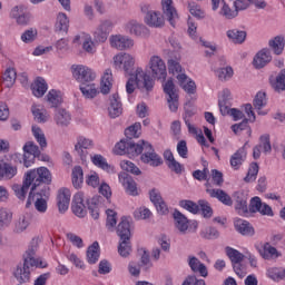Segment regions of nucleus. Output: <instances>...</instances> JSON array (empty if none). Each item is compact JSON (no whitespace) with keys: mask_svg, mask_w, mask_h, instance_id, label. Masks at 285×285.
I'll return each instance as SVG.
<instances>
[{"mask_svg":"<svg viewBox=\"0 0 285 285\" xmlns=\"http://www.w3.org/2000/svg\"><path fill=\"white\" fill-rule=\"evenodd\" d=\"M24 179L31 186L30 190L37 191L39 186H47L52 183V174L47 167H40L36 169H30L24 174Z\"/></svg>","mask_w":285,"mask_h":285,"instance_id":"nucleus-2","label":"nucleus"},{"mask_svg":"<svg viewBox=\"0 0 285 285\" xmlns=\"http://www.w3.org/2000/svg\"><path fill=\"white\" fill-rule=\"evenodd\" d=\"M88 205L83 203V193H77L72 200V212L77 217H83L87 214Z\"/></svg>","mask_w":285,"mask_h":285,"instance_id":"nucleus-19","label":"nucleus"},{"mask_svg":"<svg viewBox=\"0 0 285 285\" xmlns=\"http://www.w3.org/2000/svg\"><path fill=\"white\" fill-rule=\"evenodd\" d=\"M47 102L50 108H57L63 104V98L61 97V92L55 89H51L46 96Z\"/></svg>","mask_w":285,"mask_h":285,"instance_id":"nucleus-38","label":"nucleus"},{"mask_svg":"<svg viewBox=\"0 0 285 285\" xmlns=\"http://www.w3.org/2000/svg\"><path fill=\"white\" fill-rule=\"evenodd\" d=\"M53 121H56L57 126L60 128H66L70 126V122L72 121V115H70V111L66 110L65 108L56 109Z\"/></svg>","mask_w":285,"mask_h":285,"instance_id":"nucleus-18","label":"nucleus"},{"mask_svg":"<svg viewBox=\"0 0 285 285\" xmlns=\"http://www.w3.org/2000/svg\"><path fill=\"white\" fill-rule=\"evenodd\" d=\"M269 81L276 92H282L283 90H285V69L281 70L278 77H276L275 79L271 78Z\"/></svg>","mask_w":285,"mask_h":285,"instance_id":"nucleus-50","label":"nucleus"},{"mask_svg":"<svg viewBox=\"0 0 285 285\" xmlns=\"http://www.w3.org/2000/svg\"><path fill=\"white\" fill-rule=\"evenodd\" d=\"M234 226L237 233H240V235H246L247 237H253V235H255V228H253L248 220L237 218L234 222Z\"/></svg>","mask_w":285,"mask_h":285,"instance_id":"nucleus-27","label":"nucleus"},{"mask_svg":"<svg viewBox=\"0 0 285 285\" xmlns=\"http://www.w3.org/2000/svg\"><path fill=\"white\" fill-rule=\"evenodd\" d=\"M248 153L246 151V146L240 147L236 153L230 156L229 164L234 170H239L244 161H246Z\"/></svg>","mask_w":285,"mask_h":285,"instance_id":"nucleus-20","label":"nucleus"},{"mask_svg":"<svg viewBox=\"0 0 285 285\" xmlns=\"http://www.w3.org/2000/svg\"><path fill=\"white\" fill-rule=\"evenodd\" d=\"M149 69L151 70V77H154V79L165 80L168 75L166 62H164L159 56H153L149 59Z\"/></svg>","mask_w":285,"mask_h":285,"instance_id":"nucleus-9","label":"nucleus"},{"mask_svg":"<svg viewBox=\"0 0 285 285\" xmlns=\"http://www.w3.org/2000/svg\"><path fill=\"white\" fill-rule=\"evenodd\" d=\"M233 67H224L216 70V77L219 81H228L229 79H233Z\"/></svg>","mask_w":285,"mask_h":285,"instance_id":"nucleus-55","label":"nucleus"},{"mask_svg":"<svg viewBox=\"0 0 285 285\" xmlns=\"http://www.w3.org/2000/svg\"><path fill=\"white\" fill-rule=\"evenodd\" d=\"M30 186V183L26 178L23 179L22 185L16 184L12 186V190L20 202H26V195H28Z\"/></svg>","mask_w":285,"mask_h":285,"instance_id":"nucleus-32","label":"nucleus"},{"mask_svg":"<svg viewBox=\"0 0 285 285\" xmlns=\"http://www.w3.org/2000/svg\"><path fill=\"white\" fill-rule=\"evenodd\" d=\"M28 226H30V218L28 216H21L14 224L13 233L21 235V233L28 230Z\"/></svg>","mask_w":285,"mask_h":285,"instance_id":"nucleus-53","label":"nucleus"},{"mask_svg":"<svg viewBox=\"0 0 285 285\" xmlns=\"http://www.w3.org/2000/svg\"><path fill=\"white\" fill-rule=\"evenodd\" d=\"M179 206L193 215H197L199 213V205L193 200H180Z\"/></svg>","mask_w":285,"mask_h":285,"instance_id":"nucleus-58","label":"nucleus"},{"mask_svg":"<svg viewBox=\"0 0 285 285\" xmlns=\"http://www.w3.org/2000/svg\"><path fill=\"white\" fill-rule=\"evenodd\" d=\"M13 275L19 284H28L30 282V265H27L24 261L23 265L17 266Z\"/></svg>","mask_w":285,"mask_h":285,"instance_id":"nucleus-25","label":"nucleus"},{"mask_svg":"<svg viewBox=\"0 0 285 285\" xmlns=\"http://www.w3.org/2000/svg\"><path fill=\"white\" fill-rule=\"evenodd\" d=\"M12 224V214L8 209H0V230H6Z\"/></svg>","mask_w":285,"mask_h":285,"instance_id":"nucleus-51","label":"nucleus"},{"mask_svg":"<svg viewBox=\"0 0 285 285\" xmlns=\"http://www.w3.org/2000/svg\"><path fill=\"white\" fill-rule=\"evenodd\" d=\"M258 173H259V165H257V163H253L249 166L248 173H247L246 177L244 178V181H246L247 184L255 181V179H257Z\"/></svg>","mask_w":285,"mask_h":285,"instance_id":"nucleus-60","label":"nucleus"},{"mask_svg":"<svg viewBox=\"0 0 285 285\" xmlns=\"http://www.w3.org/2000/svg\"><path fill=\"white\" fill-rule=\"evenodd\" d=\"M140 10L145 14V23L149 28H164L165 19L161 12L153 10L150 4H141Z\"/></svg>","mask_w":285,"mask_h":285,"instance_id":"nucleus-4","label":"nucleus"},{"mask_svg":"<svg viewBox=\"0 0 285 285\" xmlns=\"http://www.w3.org/2000/svg\"><path fill=\"white\" fill-rule=\"evenodd\" d=\"M267 105H268V98L266 97V92L258 91L253 100V106L257 111V115H261L263 117L268 115L267 110H262V108H266Z\"/></svg>","mask_w":285,"mask_h":285,"instance_id":"nucleus-22","label":"nucleus"},{"mask_svg":"<svg viewBox=\"0 0 285 285\" xmlns=\"http://www.w3.org/2000/svg\"><path fill=\"white\" fill-rule=\"evenodd\" d=\"M161 10L168 23L175 28L179 23V12H177V8L173 4V0H161Z\"/></svg>","mask_w":285,"mask_h":285,"instance_id":"nucleus-10","label":"nucleus"},{"mask_svg":"<svg viewBox=\"0 0 285 285\" xmlns=\"http://www.w3.org/2000/svg\"><path fill=\"white\" fill-rule=\"evenodd\" d=\"M119 181L122 184L126 193L128 195H131V197H137L139 193L137 191V183L130 177L128 174H121L119 175Z\"/></svg>","mask_w":285,"mask_h":285,"instance_id":"nucleus-21","label":"nucleus"},{"mask_svg":"<svg viewBox=\"0 0 285 285\" xmlns=\"http://www.w3.org/2000/svg\"><path fill=\"white\" fill-rule=\"evenodd\" d=\"M226 255L229 257L232 264H242L244 262V254L233 247H226Z\"/></svg>","mask_w":285,"mask_h":285,"instance_id":"nucleus-52","label":"nucleus"},{"mask_svg":"<svg viewBox=\"0 0 285 285\" xmlns=\"http://www.w3.org/2000/svg\"><path fill=\"white\" fill-rule=\"evenodd\" d=\"M249 213H261V215L273 217V208H271L268 204L262 203V198L258 196H255L250 199Z\"/></svg>","mask_w":285,"mask_h":285,"instance_id":"nucleus-13","label":"nucleus"},{"mask_svg":"<svg viewBox=\"0 0 285 285\" xmlns=\"http://www.w3.org/2000/svg\"><path fill=\"white\" fill-rule=\"evenodd\" d=\"M268 46L271 50H273L274 55H282L285 48V39L284 36H276L268 41Z\"/></svg>","mask_w":285,"mask_h":285,"instance_id":"nucleus-35","label":"nucleus"},{"mask_svg":"<svg viewBox=\"0 0 285 285\" xmlns=\"http://www.w3.org/2000/svg\"><path fill=\"white\" fill-rule=\"evenodd\" d=\"M14 175H17V167L8 163H0V179H12Z\"/></svg>","mask_w":285,"mask_h":285,"instance_id":"nucleus-43","label":"nucleus"},{"mask_svg":"<svg viewBox=\"0 0 285 285\" xmlns=\"http://www.w3.org/2000/svg\"><path fill=\"white\" fill-rule=\"evenodd\" d=\"M200 237L203 239H217L219 232L214 227H207L200 232Z\"/></svg>","mask_w":285,"mask_h":285,"instance_id":"nucleus-63","label":"nucleus"},{"mask_svg":"<svg viewBox=\"0 0 285 285\" xmlns=\"http://www.w3.org/2000/svg\"><path fill=\"white\" fill-rule=\"evenodd\" d=\"M109 41L111 48L116 50H130L135 46V40L121 35L111 36Z\"/></svg>","mask_w":285,"mask_h":285,"instance_id":"nucleus-14","label":"nucleus"},{"mask_svg":"<svg viewBox=\"0 0 285 285\" xmlns=\"http://www.w3.org/2000/svg\"><path fill=\"white\" fill-rule=\"evenodd\" d=\"M71 72L73 79H76V81H78V83L80 85L95 81V79L97 78V73H95L92 69L83 65H72Z\"/></svg>","mask_w":285,"mask_h":285,"instance_id":"nucleus-6","label":"nucleus"},{"mask_svg":"<svg viewBox=\"0 0 285 285\" xmlns=\"http://www.w3.org/2000/svg\"><path fill=\"white\" fill-rule=\"evenodd\" d=\"M118 253L120 257H128L132 253V247L130 246V239H121L118 246Z\"/></svg>","mask_w":285,"mask_h":285,"instance_id":"nucleus-59","label":"nucleus"},{"mask_svg":"<svg viewBox=\"0 0 285 285\" xmlns=\"http://www.w3.org/2000/svg\"><path fill=\"white\" fill-rule=\"evenodd\" d=\"M233 199L235 202V208L238 215L248 214V194L244 191H235L233 194Z\"/></svg>","mask_w":285,"mask_h":285,"instance_id":"nucleus-15","label":"nucleus"},{"mask_svg":"<svg viewBox=\"0 0 285 285\" xmlns=\"http://www.w3.org/2000/svg\"><path fill=\"white\" fill-rule=\"evenodd\" d=\"M125 136L129 140L139 139V137L141 136V122H135L134 125L128 127L125 130Z\"/></svg>","mask_w":285,"mask_h":285,"instance_id":"nucleus-49","label":"nucleus"},{"mask_svg":"<svg viewBox=\"0 0 285 285\" xmlns=\"http://www.w3.org/2000/svg\"><path fill=\"white\" fill-rule=\"evenodd\" d=\"M31 90L35 97L41 98L48 91V83H46L43 78H38L31 86Z\"/></svg>","mask_w":285,"mask_h":285,"instance_id":"nucleus-36","label":"nucleus"},{"mask_svg":"<svg viewBox=\"0 0 285 285\" xmlns=\"http://www.w3.org/2000/svg\"><path fill=\"white\" fill-rule=\"evenodd\" d=\"M173 215L175 228H177V230L181 235H186V233H188V218L186 217V215L181 214V212L177 209L174 212Z\"/></svg>","mask_w":285,"mask_h":285,"instance_id":"nucleus-24","label":"nucleus"},{"mask_svg":"<svg viewBox=\"0 0 285 285\" xmlns=\"http://www.w3.org/2000/svg\"><path fill=\"white\" fill-rule=\"evenodd\" d=\"M140 267L144 268V271H148L149 268H153V263L150 262V254L146 249H140Z\"/></svg>","mask_w":285,"mask_h":285,"instance_id":"nucleus-61","label":"nucleus"},{"mask_svg":"<svg viewBox=\"0 0 285 285\" xmlns=\"http://www.w3.org/2000/svg\"><path fill=\"white\" fill-rule=\"evenodd\" d=\"M17 81V70L14 68H8L2 76V83L6 88H12Z\"/></svg>","mask_w":285,"mask_h":285,"instance_id":"nucleus-46","label":"nucleus"},{"mask_svg":"<svg viewBox=\"0 0 285 285\" xmlns=\"http://www.w3.org/2000/svg\"><path fill=\"white\" fill-rule=\"evenodd\" d=\"M148 141L139 140L137 144L132 140H129V145L127 147V155L128 157H139L144 153V148Z\"/></svg>","mask_w":285,"mask_h":285,"instance_id":"nucleus-30","label":"nucleus"},{"mask_svg":"<svg viewBox=\"0 0 285 285\" xmlns=\"http://www.w3.org/2000/svg\"><path fill=\"white\" fill-rule=\"evenodd\" d=\"M120 167L122 170H126L127 173H131V175H141V169L137 167L132 161L130 160H121Z\"/></svg>","mask_w":285,"mask_h":285,"instance_id":"nucleus-57","label":"nucleus"},{"mask_svg":"<svg viewBox=\"0 0 285 285\" xmlns=\"http://www.w3.org/2000/svg\"><path fill=\"white\" fill-rule=\"evenodd\" d=\"M37 250H39V240L32 239L23 254L24 264H30L35 259V255H37Z\"/></svg>","mask_w":285,"mask_h":285,"instance_id":"nucleus-37","label":"nucleus"},{"mask_svg":"<svg viewBox=\"0 0 285 285\" xmlns=\"http://www.w3.org/2000/svg\"><path fill=\"white\" fill-rule=\"evenodd\" d=\"M188 265L193 273H199L202 277H208V268L202 261L195 256L188 257Z\"/></svg>","mask_w":285,"mask_h":285,"instance_id":"nucleus-26","label":"nucleus"},{"mask_svg":"<svg viewBox=\"0 0 285 285\" xmlns=\"http://www.w3.org/2000/svg\"><path fill=\"white\" fill-rule=\"evenodd\" d=\"M99 243L95 242L87 249V262L88 264H97L99 262Z\"/></svg>","mask_w":285,"mask_h":285,"instance_id":"nucleus-44","label":"nucleus"},{"mask_svg":"<svg viewBox=\"0 0 285 285\" xmlns=\"http://www.w3.org/2000/svg\"><path fill=\"white\" fill-rule=\"evenodd\" d=\"M23 166L24 168H30L35 164V159L39 156V146L35 145L32 141H28L23 146Z\"/></svg>","mask_w":285,"mask_h":285,"instance_id":"nucleus-11","label":"nucleus"},{"mask_svg":"<svg viewBox=\"0 0 285 285\" xmlns=\"http://www.w3.org/2000/svg\"><path fill=\"white\" fill-rule=\"evenodd\" d=\"M177 79L185 92L188 95H195V91L197 90V85H195V81L188 79V76L185 73H179Z\"/></svg>","mask_w":285,"mask_h":285,"instance_id":"nucleus-33","label":"nucleus"},{"mask_svg":"<svg viewBox=\"0 0 285 285\" xmlns=\"http://www.w3.org/2000/svg\"><path fill=\"white\" fill-rule=\"evenodd\" d=\"M117 235L120 239H130V222H128V218H121L117 227Z\"/></svg>","mask_w":285,"mask_h":285,"instance_id":"nucleus-39","label":"nucleus"},{"mask_svg":"<svg viewBox=\"0 0 285 285\" xmlns=\"http://www.w3.org/2000/svg\"><path fill=\"white\" fill-rule=\"evenodd\" d=\"M101 196H94L91 199H87V208L94 219H99V203Z\"/></svg>","mask_w":285,"mask_h":285,"instance_id":"nucleus-41","label":"nucleus"},{"mask_svg":"<svg viewBox=\"0 0 285 285\" xmlns=\"http://www.w3.org/2000/svg\"><path fill=\"white\" fill-rule=\"evenodd\" d=\"M259 255L263 259H277V257H282V253L269 243L264 244L263 249L259 250Z\"/></svg>","mask_w":285,"mask_h":285,"instance_id":"nucleus-34","label":"nucleus"},{"mask_svg":"<svg viewBox=\"0 0 285 285\" xmlns=\"http://www.w3.org/2000/svg\"><path fill=\"white\" fill-rule=\"evenodd\" d=\"M31 111L35 117V120L38 124H46V121H48V119H50V115L48 114V111L46 109L41 108L40 106L33 105L31 107Z\"/></svg>","mask_w":285,"mask_h":285,"instance_id":"nucleus-40","label":"nucleus"},{"mask_svg":"<svg viewBox=\"0 0 285 285\" xmlns=\"http://www.w3.org/2000/svg\"><path fill=\"white\" fill-rule=\"evenodd\" d=\"M114 66L116 70H122L126 75H132L135 58L130 53L120 52L114 57Z\"/></svg>","mask_w":285,"mask_h":285,"instance_id":"nucleus-7","label":"nucleus"},{"mask_svg":"<svg viewBox=\"0 0 285 285\" xmlns=\"http://www.w3.org/2000/svg\"><path fill=\"white\" fill-rule=\"evenodd\" d=\"M206 193L209 195V197H213L214 199H218L222 204L225 206H232L233 205V198L224 191V189H213L210 188V185L206 184Z\"/></svg>","mask_w":285,"mask_h":285,"instance_id":"nucleus-17","label":"nucleus"},{"mask_svg":"<svg viewBox=\"0 0 285 285\" xmlns=\"http://www.w3.org/2000/svg\"><path fill=\"white\" fill-rule=\"evenodd\" d=\"M219 14L225 19H235L239 13H237L236 9H230V7L226 2H224L223 7L220 8Z\"/></svg>","mask_w":285,"mask_h":285,"instance_id":"nucleus-62","label":"nucleus"},{"mask_svg":"<svg viewBox=\"0 0 285 285\" xmlns=\"http://www.w3.org/2000/svg\"><path fill=\"white\" fill-rule=\"evenodd\" d=\"M227 37L233 43H244V41H246V31L230 29L227 31Z\"/></svg>","mask_w":285,"mask_h":285,"instance_id":"nucleus-47","label":"nucleus"},{"mask_svg":"<svg viewBox=\"0 0 285 285\" xmlns=\"http://www.w3.org/2000/svg\"><path fill=\"white\" fill-rule=\"evenodd\" d=\"M70 206V189L63 188L58 193V208L60 213H66Z\"/></svg>","mask_w":285,"mask_h":285,"instance_id":"nucleus-29","label":"nucleus"},{"mask_svg":"<svg viewBox=\"0 0 285 285\" xmlns=\"http://www.w3.org/2000/svg\"><path fill=\"white\" fill-rule=\"evenodd\" d=\"M71 181L73 188H76L77 190H79V188L83 186V169L81 168V166L73 167L71 174Z\"/></svg>","mask_w":285,"mask_h":285,"instance_id":"nucleus-42","label":"nucleus"},{"mask_svg":"<svg viewBox=\"0 0 285 285\" xmlns=\"http://www.w3.org/2000/svg\"><path fill=\"white\" fill-rule=\"evenodd\" d=\"M130 140H120L114 148L115 155H128V146Z\"/></svg>","mask_w":285,"mask_h":285,"instance_id":"nucleus-64","label":"nucleus"},{"mask_svg":"<svg viewBox=\"0 0 285 285\" xmlns=\"http://www.w3.org/2000/svg\"><path fill=\"white\" fill-rule=\"evenodd\" d=\"M94 146L95 144L92 142V139L86 138L85 136H78L77 142L75 145V151L83 161V159L88 157V150H90V148H92Z\"/></svg>","mask_w":285,"mask_h":285,"instance_id":"nucleus-12","label":"nucleus"},{"mask_svg":"<svg viewBox=\"0 0 285 285\" xmlns=\"http://www.w3.org/2000/svg\"><path fill=\"white\" fill-rule=\"evenodd\" d=\"M110 88H112V72L110 70H106L101 79L100 92H102V95H108V92H110Z\"/></svg>","mask_w":285,"mask_h":285,"instance_id":"nucleus-48","label":"nucleus"},{"mask_svg":"<svg viewBox=\"0 0 285 285\" xmlns=\"http://www.w3.org/2000/svg\"><path fill=\"white\" fill-rule=\"evenodd\" d=\"M125 30L129 32V35H135V37H141V35H146L148 30L146 26L139 23L137 20H130L126 23Z\"/></svg>","mask_w":285,"mask_h":285,"instance_id":"nucleus-28","label":"nucleus"},{"mask_svg":"<svg viewBox=\"0 0 285 285\" xmlns=\"http://www.w3.org/2000/svg\"><path fill=\"white\" fill-rule=\"evenodd\" d=\"M140 161L147 166H151V168H158V166L164 164L161 156L155 151V147H153V145L148 141L145 144L142 154H140Z\"/></svg>","mask_w":285,"mask_h":285,"instance_id":"nucleus-5","label":"nucleus"},{"mask_svg":"<svg viewBox=\"0 0 285 285\" xmlns=\"http://www.w3.org/2000/svg\"><path fill=\"white\" fill-rule=\"evenodd\" d=\"M32 135L36 141H38L40 148H47L48 140H46V135L43 134V130H41V128H39L38 126H32Z\"/></svg>","mask_w":285,"mask_h":285,"instance_id":"nucleus-54","label":"nucleus"},{"mask_svg":"<svg viewBox=\"0 0 285 285\" xmlns=\"http://www.w3.org/2000/svg\"><path fill=\"white\" fill-rule=\"evenodd\" d=\"M80 91L85 99H95L97 95H99V90L97 89V85L95 82L89 81L80 85Z\"/></svg>","mask_w":285,"mask_h":285,"instance_id":"nucleus-31","label":"nucleus"},{"mask_svg":"<svg viewBox=\"0 0 285 285\" xmlns=\"http://www.w3.org/2000/svg\"><path fill=\"white\" fill-rule=\"evenodd\" d=\"M273 56H271V50L262 49L258 51L253 60V66L257 69L264 68L267 63H271Z\"/></svg>","mask_w":285,"mask_h":285,"instance_id":"nucleus-23","label":"nucleus"},{"mask_svg":"<svg viewBox=\"0 0 285 285\" xmlns=\"http://www.w3.org/2000/svg\"><path fill=\"white\" fill-rule=\"evenodd\" d=\"M140 88V90L145 89L147 91L153 90L155 86V80L150 75L146 73L141 67H137L135 70L134 78H129L126 83V92L128 95H132L135 92V88Z\"/></svg>","mask_w":285,"mask_h":285,"instance_id":"nucleus-1","label":"nucleus"},{"mask_svg":"<svg viewBox=\"0 0 285 285\" xmlns=\"http://www.w3.org/2000/svg\"><path fill=\"white\" fill-rule=\"evenodd\" d=\"M124 112L121 107V100H119V94H114L109 97L108 115L111 119H117Z\"/></svg>","mask_w":285,"mask_h":285,"instance_id":"nucleus-16","label":"nucleus"},{"mask_svg":"<svg viewBox=\"0 0 285 285\" xmlns=\"http://www.w3.org/2000/svg\"><path fill=\"white\" fill-rule=\"evenodd\" d=\"M91 161L95 166L106 170L107 173H115V167L110 166L101 155L91 156Z\"/></svg>","mask_w":285,"mask_h":285,"instance_id":"nucleus-45","label":"nucleus"},{"mask_svg":"<svg viewBox=\"0 0 285 285\" xmlns=\"http://www.w3.org/2000/svg\"><path fill=\"white\" fill-rule=\"evenodd\" d=\"M164 92L167 95L168 108L171 112H177L179 108V94H177V89L175 88V82L173 79L167 80L164 83Z\"/></svg>","mask_w":285,"mask_h":285,"instance_id":"nucleus-8","label":"nucleus"},{"mask_svg":"<svg viewBox=\"0 0 285 285\" xmlns=\"http://www.w3.org/2000/svg\"><path fill=\"white\" fill-rule=\"evenodd\" d=\"M48 190L50 189L47 186H45L41 191L30 190L26 208H30L31 204H33L38 213H46L48 210Z\"/></svg>","mask_w":285,"mask_h":285,"instance_id":"nucleus-3","label":"nucleus"},{"mask_svg":"<svg viewBox=\"0 0 285 285\" xmlns=\"http://www.w3.org/2000/svg\"><path fill=\"white\" fill-rule=\"evenodd\" d=\"M68 16L66 13H59L56 23V30L58 32H68Z\"/></svg>","mask_w":285,"mask_h":285,"instance_id":"nucleus-56","label":"nucleus"}]
</instances>
